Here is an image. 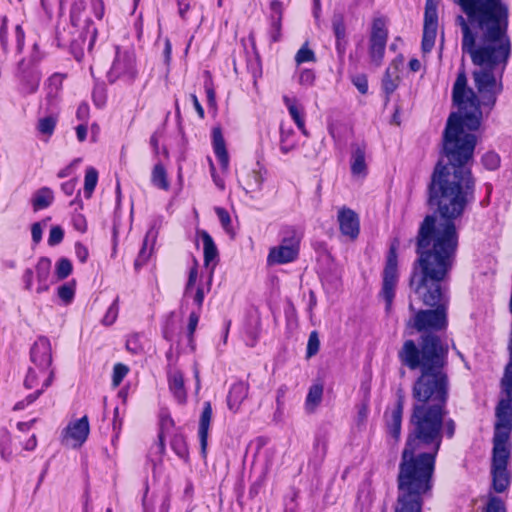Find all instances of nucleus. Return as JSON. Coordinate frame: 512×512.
Wrapping results in <instances>:
<instances>
[{"label": "nucleus", "instance_id": "nucleus-1", "mask_svg": "<svg viewBox=\"0 0 512 512\" xmlns=\"http://www.w3.org/2000/svg\"><path fill=\"white\" fill-rule=\"evenodd\" d=\"M452 100L460 110L471 111H466L463 116L452 113L447 120L442 153L448 162L444 164L439 160L435 165L427 187V202L438 219L457 222L475 200V178L469 164L473 160L477 138L465 132L464 127L477 130L481 116L478 98L473 89L467 86L464 69L458 72Z\"/></svg>", "mask_w": 512, "mask_h": 512}, {"label": "nucleus", "instance_id": "nucleus-2", "mask_svg": "<svg viewBox=\"0 0 512 512\" xmlns=\"http://www.w3.org/2000/svg\"><path fill=\"white\" fill-rule=\"evenodd\" d=\"M457 222L438 219L426 215L416 236L417 259L414 262L409 285L414 295L423 305L433 309L416 311L412 300L409 310L414 313L409 318L407 328L421 333L418 348L426 335L442 341L438 331L448 325L449 274L454 266L458 248Z\"/></svg>", "mask_w": 512, "mask_h": 512}, {"label": "nucleus", "instance_id": "nucleus-3", "mask_svg": "<svg viewBox=\"0 0 512 512\" xmlns=\"http://www.w3.org/2000/svg\"><path fill=\"white\" fill-rule=\"evenodd\" d=\"M449 348L437 337L426 335L421 348L414 340L404 341L398 351L400 363L408 369L419 370L412 385L414 400L405 445L439 451L441 428L447 414L449 377L447 374Z\"/></svg>", "mask_w": 512, "mask_h": 512}, {"label": "nucleus", "instance_id": "nucleus-4", "mask_svg": "<svg viewBox=\"0 0 512 512\" xmlns=\"http://www.w3.org/2000/svg\"><path fill=\"white\" fill-rule=\"evenodd\" d=\"M465 15L455 22L462 31L461 48L480 70L473 72L483 103L494 105L498 92L493 71L504 66L511 43L508 35L509 8L502 0H453Z\"/></svg>", "mask_w": 512, "mask_h": 512}, {"label": "nucleus", "instance_id": "nucleus-5", "mask_svg": "<svg viewBox=\"0 0 512 512\" xmlns=\"http://www.w3.org/2000/svg\"><path fill=\"white\" fill-rule=\"evenodd\" d=\"M438 452L405 445L397 475L394 512H422L424 497L433 487Z\"/></svg>", "mask_w": 512, "mask_h": 512}, {"label": "nucleus", "instance_id": "nucleus-6", "mask_svg": "<svg viewBox=\"0 0 512 512\" xmlns=\"http://www.w3.org/2000/svg\"><path fill=\"white\" fill-rule=\"evenodd\" d=\"M509 360L505 366L501 381L502 393L505 394L496 406L492 449V489L496 493L504 492L510 485V474L507 470L510 450L507 448L512 431V332L507 343Z\"/></svg>", "mask_w": 512, "mask_h": 512}, {"label": "nucleus", "instance_id": "nucleus-7", "mask_svg": "<svg viewBox=\"0 0 512 512\" xmlns=\"http://www.w3.org/2000/svg\"><path fill=\"white\" fill-rule=\"evenodd\" d=\"M300 249V237L289 230L278 246L271 247L267 256L268 265H282L297 259Z\"/></svg>", "mask_w": 512, "mask_h": 512}, {"label": "nucleus", "instance_id": "nucleus-8", "mask_svg": "<svg viewBox=\"0 0 512 512\" xmlns=\"http://www.w3.org/2000/svg\"><path fill=\"white\" fill-rule=\"evenodd\" d=\"M399 281L398 260L396 247L392 245L386 258L385 267L382 273V288L380 296L386 303V310L389 311L395 297V290Z\"/></svg>", "mask_w": 512, "mask_h": 512}, {"label": "nucleus", "instance_id": "nucleus-9", "mask_svg": "<svg viewBox=\"0 0 512 512\" xmlns=\"http://www.w3.org/2000/svg\"><path fill=\"white\" fill-rule=\"evenodd\" d=\"M136 75L137 70L133 53L126 50L122 51L117 47L114 61L107 75L109 82L114 83L118 79H123L131 83Z\"/></svg>", "mask_w": 512, "mask_h": 512}, {"label": "nucleus", "instance_id": "nucleus-10", "mask_svg": "<svg viewBox=\"0 0 512 512\" xmlns=\"http://www.w3.org/2000/svg\"><path fill=\"white\" fill-rule=\"evenodd\" d=\"M388 39V30L383 18L373 20L371 34L369 38V55L372 63L380 66L385 55V49Z\"/></svg>", "mask_w": 512, "mask_h": 512}, {"label": "nucleus", "instance_id": "nucleus-11", "mask_svg": "<svg viewBox=\"0 0 512 512\" xmlns=\"http://www.w3.org/2000/svg\"><path fill=\"white\" fill-rule=\"evenodd\" d=\"M438 27L437 2L435 0H426L424 12V27L422 37V51L430 52L435 44Z\"/></svg>", "mask_w": 512, "mask_h": 512}, {"label": "nucleus", "instance_id": "nucleus-12", "mask_svg": "<svg viewBox=\"0 0 512 512\" xmlns=\"http://www.w3.org/2000/svg\"><path fill=\"white\" fill-rule=\"evenodd\" d=\"M89 433V420L85 415L80 419L68 423L66 428L62 431L63 442L72 448H79L85 443Z\"/></svg>", "mask_w": 512, "mask_h": 512}, {"label": "nucleus", "instance_id": "nucleus-13", "mask_svg": "<svg viewBox=\"0 0 512 512\" xmlns=\"http://www.w3.org/2000/svg\"><path fill=\"white\" fill-rule=\"evenodd\" d=\"M31 361L39 368L40 373L47 374L51 370L52 351L51 343L47 337H39L30 350Z\"/></svg>", "mask_w": 512, "mask_h": 512}, {"label": "nucleus", "instance_id": "nucleus-14", "mask_svg": "<svg viewBox=\"0 0 512 512\" xmlns=\"http://www.w3.org/2000/svg\"><path fill=\"white\" fill-rule=\"evenodd\" d=\"M396 395V404L390 414H385V421L388 434L397 442L401 435L405 396L402 389H399Z\"/></svg>", "mask_w": 512, "mask_h": 512}, {"label": "nucleus", "instance_id": "nucleus-15", "mask_svg": "<svg viewBox=\"0 0 512 512\" xmlns=\"http://www.w3.org/2000/svg\"><path fill=\"white\" fill-rule=\"evenodd\" d=\"M404 63V57L398 55L387 67L383 79L382 89L386 95V102L390 100V96L398 88L400 82L399 72Z\"/></svg>", "mask_w": 512, "mask_h": 512}, {"label": "nucleus", "instance_id": "nucleus-16", "mask_svg": "<svg viewBox=\"0 0 512 512\" xmlns=\"http://www.w3.org/2000/svg\"><path fill=\"white\" fill-rule=\"evenodd\" d=\"M18 77L20 81V93L29 95L37 91L41 76L35 67H28L23 61L20 62Z\"/></svg>", "mask_w": 512, "mask_h": 512}, {"label": "nucleus", "instance_id": "nucleus-17", "mask_svg": "<svg viewBox=\"0 0 512 512\" xmlns=\"http://www.w3.org/2000/svg\"><path fill=\"white\" fill-rule=\"evenodd\" d=\"M337 218L341 233L351 240L356 239L360 232L358 215L352 209L343 207L338 211Z\"/></svg>", "mask_w": 512, "mask_h": 512}, {"label": "nucleus", "instance_id": "nucleus-18", "mask_svg": "<svg viewBox=\"0 0 512 512\" xmlns=\"http://www.w3.org/2000/svg\"><path fill=\"white\" fill-rule=\"evenodd\" d=\"M166 373L169 391L178 404L184 405L187 402V391L183 373L179 369H168Z\"/></svg>", "mask_w": 512, "mask_h": 512}, {"label": "nucleus", "instance_id": "nucleus-19", "mask_svg": "<svg viewBox=\"0 0 512 512\" xmlns=\"http://www.w3.org/2000/svg\"><path fill=\"white\" fill-rule=\"evenodd\" d=\"M270 27L268 29V35L271 42L276 43L281 40L282 37V18H283V7L282 2L279 0H272L270 2Z\"/></svg>", "mask_w": 512, "mask_h": 512}, {"label": "nucleus", "instance_id": "nucleus-20", "mask_svg": "<svg viewBox=\"0 0 512 512\" xmlns=\"http://www.w3.org/2000/svg\"><path fill=\"white\" fill-rule=\"evenodd\" d=\"M212 419V406L209 401L203 403V410L199 418L198 436L201 447V454L203 457L206 456L207 444H208V432Z\"/></svg>", "mask_w": 512, "mask_h": 512}, {"label": "nucleus", "instance_id": "nucleus-21", "mask_svg": "<svg viewBox=\"0 0 512 512\" xmlns=\"http://www.w3.org/2000/svg\"><path fill=\"white\" fill-rule=\"evenodd\" d=\"M35 270L38 282L36 292L40 294L49 289L51 260L47 257H41L36 264Z\"/></svg>", "mask_w": 512, "mask_h": 512}, {"label": "nucleus", "instance_id": "nucleus-22", "mask_svg": "<svg viewBox=\"0 0 512 512\" xmlns=\"http://www.w3.org/2000/svg\"><path fill=\"white\" fill-rule=\"evenodd\" d=\"M248 395V386L244 382H236L233 384L229 390L227 395V405L228 408L236 412L242 403V401Z\"/></svg>", "mask_w": 512, "mask_h": 512}, {"label": "nucleus", "instance_id": "nucleus-23", "mask_svg": "<svg viewBox=\"0 0 512 512\" xmlns=\"http://www.w3.org/2000/svg\"><path fill=\"white\" fill-rule=\"evenodd\" d=\"M212 139L214 153L220 162L221 168L223 170H226L228 169L229 166V156L226 150L225 140L223 138L220 128L213 129Z\"/></svg>", "mask_w": 512, "mask_h": 512}, {"label": "nucleus", "instance_id": "nucleus-24", "mask_svg": "<svg viewBox=\"0 0 512 512\" xmlns=\"http://www.w3.org/2000/svg\"><path fill=\"white\" fill-rule=\"evenodd\" d=\"M366 146L357 144L353 146L351 155V172L353 175H366L367 166L365 162Z\"/></svg>", "mask_w": 512, "mask_h": 512}, {"label": "nucleus", "instance_id": "nucleus-25", "mask_svg": "<svg viewBox=\"0 0 512 512\" xmlns=\"http://www.w3.org/2000/svg\"><path fill=\"white\" fill-rule=\"evenodd\" d=\"M54 201V193L49 187H42L35 191L31 204L34 211L48 208Z\"/></svg>", "mask_w": 512, "mask_h": 512}, {"label": "nucleus", "instance_id": "nucleus-26", "mask_svg": "<svg viewBox=\"0 0 512 512\" xmlns=\"http://www.w3.org/2000/svg\"><path fill=\"white\" fill-rule=\"evenodd\" d=\"M283 101L298 129L302 132L303 135L308 136V132L305 128V120L302 109L296 104L295 100L290 99L288 96H284Z\"/></svg>", "mask_w": 512, "mask_h": 512}, {"label": "nucleus", "instance_id": "nucleus-27", "mask_svg": "<svg viewBox=\"0 0 512 512\" xmlns=\"http://www.w3.org/2000/svg\"><path fill=\"white\" fill-rule=\"evenodd\" d=\"M197 233L201 237L204 246V264L209 266L210 262L218 257L217 247L207 231L200 230Z\"/></svg>", "mask_w": 512, "mask_h": 512}, {"label": "nucleus", "instance_id": "nucleus-28", "mask_svg": "<svg viewBox=\"0 0 512 512\" xmlns=\"http://www.w3.org/2000/svg\"><path fill=\"white\" fill-rule=\"evenodd\" d=\"M324 387L322 383H314L310 386L306 396L305 407L308 412H313L321 403Z\"/></svg>", "mask_w": 512, "mask_h": 512}, {"label": "nucleus", "instance_id": "nucleus-29", "mask_svg": "<svg viewBox=\"0 0 512 512\" xmlns=\"http://www.w3.org/2000/svg\"><path fill=\"white\" fill-rule=\"evenodd\" d=\"M151 183L158 189L168 191L170 188V183L167 178V172L162 163H157L153 167L151 173Z\"/></svg>", "mask_w": 512, "mask_h": 512}, {"label": "nucleus", "instance_id": "nucleus-30", "mask_svg": "<svg viewBox=\"0 0 512 512\" xmlns=\"http://www.w3.org/2000/svg\"><path fill=\"white\" fill-rule=\"evenodd\" d=\"M297 146L295 132L293 129H286L283 125L280 127V150L283 154H288Z\"/></svg>", "mask_w": 512, "mask_h": 512}, {"label": "nucleus", "instance_id": "nucleus-31", "mask_svg": "<svg viewBox=\"0 0 512 512\" xmlns=\"http://www.w3.org/2000/svg\"><path fill=\"white\" fill-rule=\"evenodd\" d=\"M98 172L93 167H88L84 178V196L89 199L97 185Z\"/></svg>", "mask_w": 512, "mask_h": 512}, {"label": "nucleus", "instance_id": "nucleus-32", "mask_svg": "<svg viewBox=\"0 0 512 512\" xmlns=\"http://www.w3.org/2000/svg\"><path fill=\"white\" fill-rule=\"evenodd\" d=\"M155 237L156 236L152 230L147 232L145 239L143 241V246L138 254V257L135 260L136 267L144 265L146 263V261L148 260V258L150 257L152 249L148 250L147 245H148L149 238H152V241H154Z\"/></svg>", "mask_w": 512, "mask_h": 512}, {"label": "nucleus", "instance_id": "nucleus-33", "mask_svg": "<svg viewBox=\"0 0 512 512\" xmlns=\"http://www.w3.org/2000/svg\"><path fill=\"white\" fill-rule=\"evenodd\" d=\"M57 118L49 115L39 119L37 129L41 134L51 136L55 130Z\"/></svg>", "mask_w": 512, "mask_h": 512}, {"label": "nucleus", "instance_id": "nucleus-34", "mask_svg": "<svg viewBox=\"0 0 512 512\" xmlns=\"http://www.w3.org/2000/svg\"><path fill=\"white\" fill-rule=\"evenodd\" d=\"M72 269V263L68 258H60L56 263L55 269L58 280L66 279L72 273Z\"/></svg>", "mask_w": 512, "mask_h": 512}, {"label": "nucleus", "instance_id": "nucleus-35", "mask_svg": "<svg viewBox=\"0 0 512 512\" xmlns=\"http://www.w3.org/2000/svg\"><path fill=\"white\" fill-rule=\"evenodd\" d=\"M58 297L65 303L70 304L75 296V281L61 285L58 288Z\"/></svg>", "mask_w": 512, "mask_h": 512}, {"label": "nucleus", "instance_id": "nucleus-36", "mask_svg": "<svg viewBox=\"0 0 512 512\" xmlns=\"http://www.w3.org/2000/svg\"><path fill=\"white\" fill-rule=\"evenodd\" d=\"M0 455L3 460L10 461L12 457L11 436L7 431L0 435Z\"/></svg>", "mask_w": 512, "mask_h": 512}, {"label": "nucleus", "instance_id": "nucleus-37", "mask_svg": "<svg viewBox=\"0 0 512 512\" xmlns=\"http://www.w3.org/2000/svg\"><path fill=\"white\" fill-rule=\"evenodd\" d=\"M54 375H55L54 370H50L48 372V376L46 377V379L44 380V382L42 384V387L40 389H37L34 393H31L28 396H26L24 401L26 402L27 405H30L34 401H36L39 398V396L44 392V390L52 384Z\"/></svg>", "mask_w": 512, "mask_h": 512}, {"label": "nucleus", "instance_id": "nucleus-38", "mask_svg": "<svg viewBox=\"0 0 512 512\" xmlns=\"http://www.w3.org/2000/svg\"><path fill=\"white\" fill-rule=\"evenodd\" d=\"M54 375H55L54 370H50L48 372V376L46 377V379L44 380V382L42 384V387L40 389H37L34 393H31L28 396H26L24 401L26 402L27 405H30L34 401H36L39 398V396L44 392V390L52 384Z\"/></svg>", "mask_w": 512, "mask_h": 512}, {"label": "nucleus", "instance_id": "nucleus-39", "mask_svg": "<svg viewBox=\"0 0 512 512\" xmlns=\"http://www.w3.org/2000/svg\"><path fill=\"white\" fill-rule=\"evenodd\" d=\"M316 60L313 50L308 48V43H305L296 53L295 62L300 65L306 62H314Z\"/></svg>", "mask_w": 512, "mask_h": 512}, {"label": "nucleus", "instance_id": "nucleus-40", "mask_svg": "<svg viewBox=\"0 0 512 512\" xmlns=\"http://www.w3.org/2000/svg\"><path fill=\"white\" fill-rule=\"evenodd\" d=\"M118 302H119V298L116 297L114 299V301L112 302V304L107 309V311L102 319V323L105 326H110L116 321L117 316H118V311H119Z\"/></svg>", "mask_w": 512, "mask_h": 512}, {"label": "nucleus", "instance_id": "nucleus-41", "mask_svg": "<svg viewBox=\"0 0 512 512\" xmlns=\"http://www.w3.org/2000/svg\"><path fill=\"white\" fill-rule=\"evenodd\" d=\"M129 372L128 366L122 363H117L113 367V374H112V384L114 387H117L120 385V383L123 381V379L126 377V375Z\"/></svg>", "mask_w": 512, "mask_h": 512}, {"label": "nucleus", "instance_id": "nucleus-42", "mask_svg": "<svg viewBox=\"0 0 512 512\" xmlns=\"http://www.w3.org/2000/svg\"><path fill=\"white\" fill-rule=\"evenodd\" d=\"M320 348V340L317 331H312L308 338L306 357L311 358L315 356Z\"/></svg>", "mask_w": 512, "mask_h": 512}, {"label": "nucleus", "instance_id": "nucleus-43", "mask_svg": "<svg viewBox=\"0 0 512 512\" xmlns=\"http://www.w3.org/2000/svg\"><path fill=\"white\" fill-rule=\"evenodd\" d=\"M485 512H506V507L500 497L489 495Z\"/></svg>", "mask_w": 512, "mask_h": 512}, {"label": "nucleus", "instance_id": "nucleus-44", "mask_svg": "<svg viewBox=\"0 0 512 512\" xmlns=\"http://www.w3.org/2000/svg\"><path fill=\"white\" fill-rule=\"evenodd\" d=\"M332 28L336 39L343 40L346 38V27L342 16H334Z\"/></svg>", "mask_w": 512, "mask_h": 512}, {"label": "nucleus", "instance_id": "nucleus-45", "mask_svg": "<svg viewBox=\"0 0 512 512\" xmlns=\"http://www.w3.org/2000/svg\"><path fill=\"white\" fill-rule=\"evenodd\" d=\"M482 164L488 170H495L500 165V157L495 152H487L482 157Z\"/></svg>", "mask_w": 512, "mask_h": 512}, {"label": "nucleus", "instance_id": "nucleus-46", "mask_svg": "<svg viewBox=\"0 0 512 512\" xmlns=\"http://www.w3.org/2000/svg\"><path fill=\"white\" fill-rule=\"evenodd\" d=\"M215 212L218 216V219H219L223 229L227 233H231L232 232L231 217H230L228 211L225 208L216 207Z\"/></svg>", "mask_w": 512, "mask_h": 512}, {"label": "nucleus", "instance_id": "nucleus-47", "mask_svg": "<svg viewBox=\"0 0 512 512\" xmlns=\"http://www.w3.org/2000/svg\"><path fill=\"white\" fill-rule=\"evenodd\" d=\"M351 81L361 94H366L368 92V79L365 74L360 73L353 75L351 77Z\"/></svg>", "mask_w": 512, "mask_h": 512}, {"label": "nucleus", "instance_id": "nucleus-48", "mask_svg": "<svg viewBox=\"0 0 512 512\" xmlns=\"http://www.w3.org/2000/svg\"><path fill=\"white\" fill-rule=\"evenodd\" d=\"M126 349L132 354H140L143 352V346L140 343L139 335H132L126 340Z\"/></svg>", "mask_w": 512, "mask_h": 512}, {"label": "nucleus", "instance_id": "nucleus-49", "mask_svg": "<svg viewBox=\"0 0 512 512\" xmlns=\"http://www.w3.org/2000/svg\"><path fill=\"white\" fill-rule=\"evenodd\" d=\"M172 448L179 457L183 459L188 457V448L182 437L174 438L172 441Z\"/></svg>", "mask_w": 512, "mask_h": 512}, {"label": "nucleus", "instance_id": "nucleus-50", "mask_svg": "<svg viewBox=\"0 0 512 512\" xmlns=\"http://www.w3.org/2000/svg\"><path fill=\"white\" fill-rule=\"evenodd\" d=\"M64 238V231L60 226H53L50 229L48 244L50 246H56L62 242Z\"/></svg>", "mask_w": 512, "mask_h": 512}, {"label": "nucleus", "instance_id": "nucleus-51", "mask_svg": "<svg viewBox=\"0 0 512 512\" xmlns=\"http://www.w3.org/2000/svg\"><path fill=\"white\" fill-rule=\"evenodd\" d=\"M250 181L248 186L251 188L250 191H259L262 188L264 177L259 171L253 170L249 174Z\"/></svg>", "mask_w": 512, "mask_h": 512}, {"label": "nucleus", "instance_id": "nucleus-52", "mask_svg": "<svg viewBox=\"0 0 512 512\" xmlns=\"http://www.w3.org/2000/svg\"><path fill=\"white\" fill-rule=\"evenodd\" d=\"M198 277V262L195 258H193V266L190 268L188 281L185 287V295H188L190 290L193 288L197 281Z\"/></svg>", "mask_w": 512, "mask_h": 512}, {"label": "nucleus", "instance_id": "nucleus-53", "mask_svg": "<svg viewBox=\"0 0 512 512\" xmlns=\"http://www.w3.org/2000/svg\"><path fill=\"white\" fill-rule=\"evenodd\" d=\"M93 100L96 106L103 107L106 102V92L104 87L97 86L94 88L93 93Z\"/></svg>", "mask_w": 512, "mask_h": 512}, {"label": "nucleus", "instance_id": "nucleus-54", "mask_svg": "<svg viewBox=\"0 0 512 512\" xmlns=\"http://www.w3.org/2000/svg\"><path fill=\"white\" fill-rule=\"evenodd\" d=\"M38 384V373L35 369L29 368L24 380V386L27 389L35 388Z\"/></svg>", "mask_w": 512, "mask_h": 512}, {"label": "nucleus", "instance_id": "nucleus-55", "mask_svg": "<svg viewBox=\"0 0 512 512\" xmlns=\"http://www.w3.org/2000/svg\"><path fill=\"white\" fill-rule=\"evenodd\" d=\"M315 80V74L310 69H304L300 72L299 83L304 86H312Z\"/></svg>", "mask_w": 512, "mask_h": 512}, {"label": "nucleus", "instance_id": "nucleus-56", "mask_svg": "<svg viewBox=\"0 0 512 512\" xmlns=\"http://www.w3.org/2000/svg\"><path fill=\"white\" fill-rule=\"evenodd\" d=\"M91 9L97 19H102L104 16V2L103 0H90Z\"/></svg>", "mask_w": 512, "mask_h": 512}, {"label": "nucleus", "instance_id": "nucleus-57", "mask_svg": "<svg viewBox=\"0 0 512 512\" xmlns=\"http://www.w3.org/2000/svg\"><path fill=\"white\" fill-rule=\"evenodd\" d=\"M72 222H73L74 228L77 231L84 233L87 230V222H86L85 217L82 214L74 215Z\"/></svg>", "mask_w": 512, "mask_h": 512}, {"label": "nucleus", "instance_id": "nucleus-58", "mask_svg": "<svg viewBox=\"0 0 512 512\" xmlns=\"http://www.w3.org/2000/svg\"><path fill=\"white\" fill-rule=\"evenodd\" d=\"M455 428H456V425H455V422L453 419H448L445 421V416L443 417V425H442V428H441V431L444 429L445 433H446V436L448 438H452L455 434ZM441 434L443 435V433L441 432Z\"/></svg>", "mask_w": 512, "mask_h": 512}, {"label": "nucleus", "instance_id": "nucleus-59", "mask_svg": "<svg viewBox=\"0 0 512 512\" xmlns=\"http://www.w3.org/2000/svg\"><path fill=\"white\" fill-rule=\"evenodd\" d=\"M43 229L40 222H35L31 226V236L35 244H38L42 239Z\"/></svg>", "mask_w": 512, "mask_h": 512}, {"label": "nucleus", "instance_id": "nucleus-60", "mask_svg": "<svg viewBox=\"0 0 512 512\" xmlns=\"http://www.w3.org/2000/svg\"><path fill=\"white\" fill-rule=\"evenodd\" d=\"M76 117L79 121L86 124L89 117V106L85 103H81L77 108Z\"/></svg>", "mask_w": 512, "mask_h": 512}, {"label": "nucleus", "instance_id": "nucleus-61", "mask_svg": "<svg viewBox=\"0 0 512 512\" xmlns=\"http://www.w3.org/2000/svg\"><path fill=\"white\" fill-rule=\"evenodd\" d=\"M75 253L80 262H86L88 258V249L80 242L75 244Z\"/></svg>", "mask_w": 512, "mask_h": 512}, {"label": "nucleus", "instance_id": "nucleus-62", "mask_svg": "<svg viewBox=\"0 0 512 512\" xmlns=\"http://www.w3.org/2000/svg\"><path fill=\"white\" fill-rule=\"evenodd\" d=\"M205 92H206V96H207L208 105L210 107H215L216 106V95H215L214 88L212 87L211 84L205 83Z\"/></svg>", "mask_w": 512, "mask_h": 512}, {"label": "nucleus", "instance_id": "nucleus-63", "mask_svg": "<svg viewBox=\"0 0 512 512\" xmlns=\"http://www.w3.org/2000/svg\"><path fill=\"white\" fill-rule=\"evenodd\" d=\"M198 322H199V314L196 312H191L189 315V322H188V333L190 336H192L193 333L195 332Z\"/></svg>", "mask_w": 512, "mask_h": 512}, {"label": "nucleus", "instance_id": "nucleus-64", "mask_svg": "<svg viewBox=\"0 0 512 512\" xmlns=\"http://www.w3.org/2000/svg\"><path fill=\"white\" fill-rule=\"evenodd\" d=\"M178 6V13L182 19L186 18V13L190 9V0H176Z\"/></svg>", "mask_w": 512, "mask_h": 512}]
</instances>
